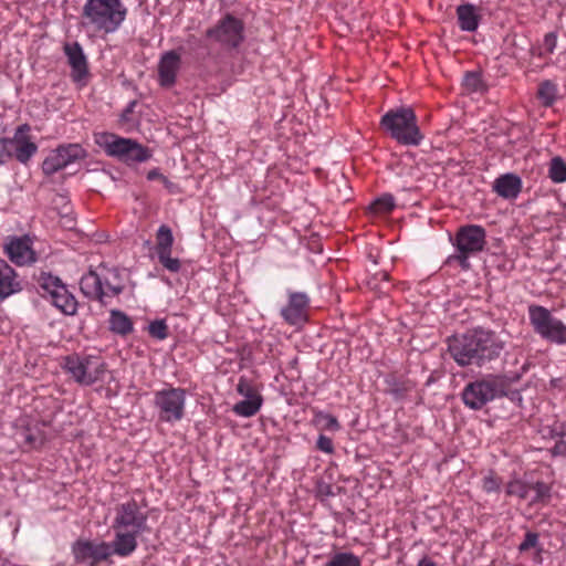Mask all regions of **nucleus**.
Masks as SVG:
<instances>
[{
	"instance_id": "nucleus-50",
	"label": "nucleus",
	"mask_w": 566,
	"mask_h": 566,
	"mask_svg": "<svg viewBox=\"0 0 566 566\" xmlns=\"http://www.w3.org/2000/svg\"><path fill=\"white\" fill-rule=\"evenodd\" d=\"M126 119V114L122 115V120Z\"/></svg>"
},
{
	"instance_id": "nucleus-12",
	"label": "nucleus",
	"mask_w": 566,
	"mask_h": 566,
	"mask_svg": "<svg viewBox=\"0 0 566 566\" xmlns=\"http://www.w3.org/2000/svg\"><path fill=\"white\" fill-rule=\"evenodd\" d=\"M113 530L144 532L147 524V515L140 510L135 500L116 505L114 510Z\"/></svg>"
},
{
	"instance_id": "nucleus-44",
	"label": "nucleus",
	"mask_w": 566,
	"mask_h": 566,
	"mask_svg": "<svg viewBox=\"0 0 566 566\" xmlns=\"http://www.w3.org/2000/svg\"><path fill=\"white\" fill-rule=\"evenodd\" d=\"M500 489L499 479L492 474L483 479V490L488 493L496 492Z\"/></svg>"
},
{
	"instance_id": "nucleus-37",
	"label": "nucleus",
	"mask_w": 566,
	"mask_h": 566,
	"mask_svg": "<svg viewBox=\"0 0 566 566\" xmlns=\"http://www.w3.org/2000/svg\"><path fill=\"white\" fill-rule=\"evenodd\" d=\"M530 484L521 480H514L507 484L506 493L526 500L530 496Z\"/></svg>"
},
{
	"instance_id": "nucleus-13",
	"label": "nucleus",
	"mask_w": 566,
	"mask_h": 566,
	"mask_svg": "<svg viewBox=\"0 0 566 566\" xmlns=\"http://www.w3.org/2000/svg\"><path fill=\"white\" fill-rule=\"evenodd\" d=\"M72 553L75 562L83 566H96L113 554L109 543L87 539L76 541L72 546Z\"/></svg>"
},
{
	"instance_id": "nucleus-25",
	"label": "nucleus",
	"mask_w": 566,
	"mask_h": 566,
	"mask_svg": "<svg viewBox=\"0 0 566 566\" xmlns=\"http://www.w3.org/2000/svg\"><path fill=\"white\" fill-rule=\"evenodd\" d=\"M80 289L86 297L97 300L103 304L102 269L99 272L90 270L85 273L81 277Z\"/></svg>"
},
{
	"instance_id": "nucleus-5",
	"label": "nucleus",
	"mask_w": 566,
	"mask_h": 566,
	"mask_svg": "<svg viewBox=\"0 0 566 566\" xmlns=\"http://www.w3.org/2000/svg\"><path fill=\"white\" fill-rule=\"evenodd\" d=\"M63 369L82 386L102 381L106 374V363L98 355L72 354L63 359Z\"/></svg>"
},
{
	"instance_id": "nucleus-15",
	"label": "nucleus",
	"mask_w": 566,
	"mask_h": 566,
	"mask_svg": "<svg viewBox=\"0 0 566 566\" xmlns=\"http://www.w3.org/2000/svg\"><path fill=\"white\" fill-rule=\"evenodd\" d=\"M174 242L171 229L167 224H161L156 232L155 252L164 269L171 273H178L181 269V261L171 255Z\"/></svg>"
},
{
	"instance_id": "nucleus-4",
	"label": "nucleus",
	"mask_w": 566,
	"mask_h": 566,
	"mask_svg": "<svg viewBox=\"0 0 566 566\" xmlns=\"http://www.w3.org/2000/svg\"><path fill=\"white\" fill-rule=\"evenodd\" d=\"M95 142L107 156L129 166L145 163L151 157L150 150L137 140L114 133H98L95 135Z\"/></svg>"
},
{
	"instance_id": "nucleus-11",
	"label": "nucleus",
	"mask_w": 566,
	"mask_h": 566,
	"mask_svg": "<svg viewBox=\"0 0 566 566\" xmlns=\"http://www.w3.org/2000/svg\"><path fill=\"white\" fill-rule=\"evenodd\" d=\"M243 31V22L227 14L213 28L208 29L206 35L223 46L237 48L244 39Z\"/></svg>"
},
{
	"instance_id": "nucleus-22",
	"label": "nucleus",
	"mask_w": 566,
	"mask_h": 566,
	"mask_svg": "<svg viewBox=\"0 0 566 566\" xmlns=\"http://www.w3.org/2000/svg\"><path fill=\"white\" fill-rule=\"evenodd\" d=\"M449 352L452 358L460 366L474 364L470 343V333L451 338L449 340Z\"/></svg>"
},
{
	"instance_id": "nucleus-26",
	"label": "nucleus",
	"mask_w": 566,
	"mask_h": 566,
	"mask_svg": "<svg viewBox=\"0 0 566 566\" xmlns=\"http://www.w3.org/2000/svg\"><path fill=\"white\" fill-rule=\"evenodd\" d=\"M102 281L103 304H106V298L114 297L124 290V284L117 270L102 268Z\"/></svg>"
},
{
	"instance_id": "nucleus-42",
	"label": "nucleus",
	"mask_w": 566,
	"mask_h": 566,
	"mask_svg": "<svg viewBox=\"0 0 566 566\" xmlns=\"http://www.w3.org/2000/svg\"><path fill=\"white\" fill-rule=\"evenodd\" d=\"M316 447L318 450L327 454H332L334 452V444L332 439L324 434L318 436Z\"/></svg>"
},
{
	"instance_id": "nucleus-9",
	"label": "nucleus",
	"mask_w": 566,
	"mask_h": 566,
	"mask_svg": "<svg viewBox=\"0 0 566 566\" xmlns=\"http://www.w3.org/2000/svg\"><path fill=\"white\" fill-rule=\"evenodd\" d=\"M39 286L43 292L42 296L49 300L61 313L70 316L76 314V298L57 276L46 273L41 274Z\"/></svg>"
},
{
	"instance_id": "nucleus-35",
	"label": "nucleus",
	"mask_w": 566,
	"mask_h": 566,
	"mask_svg": "<svg viewBox=\"0 0 566 566\" xmlns=\"http://www.w3.org/2000/svg\"><path fill=\"white\" fill-rule=\"evenodd\" d=\"M530 501L531 503L544 502L549 497L551 489L544 482H536L530 484Z\"/></svg>"
},
{
	"instance_id": "nucleus-2",
	"label": "nucleus",
	"mask_w": 566,
	"mask_h": 566,
	"mask_svg": "<svg viewBox=\"0 0 566 566\" xmlns=\"http://www.w3.org/2000/svg\"><path fill=\"white\" fill-rule=\"evenodd\" d=\"M520 377L521 374L513 376L486 375L481 379L471 381L461 394L463 403L472 410H479L488 402L506 395L509 385L517 381Z\"/></svg>"
},
{
	"instance_id": "nucleus-3",
	"label": "nucleus",
	"mask_w": 566,
	"mask_h": 566,
	"mask_svg": "<svg viewBox=\"0 0 566 566\" xmlns=\"http://www.w3.org/2000/svg\"><path fill=\"white\" fill-rule=\"evenodd\" d=\"M380 125L391 138L405 146H418L423 135L417 124V116L410 107H398L381 116Z\"/></svg>"
},
{
	"instance_id": "nucleus-14",
	"label": "nucleus",
	"mask_w": 566,
	"mask_h": 566,
	"mask_svg": "<svg viewBox=\"0 0 566 566\" xmlns=\"http://www.w3.org/2000/svg\"><path fill=\"white\" fill-rule=\"evenodd\" d=\"M85 157V150L78 144H69L51 151L42 163V170L51 176L66 166Z\"/></svg>"
},
{
	"instance_id": "nucleus-21",
	"label": "nucleus",
	"mask_w": 566,
	"mask_h": 566,
	"mask_svg": "<svg viewBox=\"0 0 566 566\" xmlns=\"http://www.w3.org/2000/svg\"><path fill=\"white\" fill-rule=\"evenodd\" d=\"M492 188L503 199H516L522 190V179L515 174L507 172L497 177Z\"/></svg>"
},
{
	"instance_id": "nucleus-47",
	"label": "nucleus",
	"mask_w": 566,
	"mask_h": 566,
	"mask_svg": "<svg viewBox=\"0 0 566 566\" xmlns=\"http://www.w3.org/2000/svg\"><path fill=\"white\" fill-rule=\"evenodd\" d=\"M163 177L164 175L158 169H153L147 174L148 180H161Z\"/></svg>"
},
{
	"instance_id": "nucleus-16",
	"label": "nucleus",
	"mask_w": 566,
	"mask_h": 566,
	"mask_svg": "<svg viewBox=\"0 0 566 566\" xmlns=\"http://www.w3.org/2000/svg\"><path fill=\"white\" fill-rule=\"evenodd\" d=\"M289 302L282 307L281 316L290 325H298L307 321L310 297L304 292H287Z\"/></svg>"
},
{
	"instance_id": "nucleus-23",
	"label": "nucleus",
	"mask_w": 566,
	"mask_h": 566,
	"mask_svg": "<svg viewBox=\"0 0 566 566\" xmlns=\"http://www.w3.org/2000/svg\"><path fill=\"white\" fill-rule=\"evenodd\" d=\"M115 538L111 544L113 554L122 557L129 556L137 547V536L142 532L114 530Z\"/></svg>"
},
{
	"instance_id": "nucleus-28",
	"label": "nucleus",
	"mask_w": 566,
	"mask_h": 566,
	"mask_svg": "<svg viewBox=\"0 0 566 566\" xmlns=\"http://www.w3.org/2000/svg\"><path fill=\"white\" fill-rule=\"evenodd\" d=\"M109 331L125 336L133 332V322L132 319L119 310H112L109 313Z\"/></svg>"
},
{
	"instance_id": "nucleus-24",
	"label": "nucleus",
	"mask_w": 566,
	"mask_h": 566,
	"mask_svg": "<svg viewBox=\"0 0 566 566\" xmlns=\"http://www.w3.org/2000/svg\"><path fill=\"white\" fill-rule=\"evenodd\" d=\"M21 291V284L15 271L0 259V301L6 300L14 293Z\"/></svg>"
},
{
	"instance_id": "nucleus-32",
	"label": "nucleus",
	"mask_w": 566,
	"mask_h": 566,
	"mask_svg": "<svg viewBox=\"0 0 566 566\" xmlns=\"http://www.w3.org/2000/svg\"><path fill=\"white\" fill-rule=\"evenodd\" d=\"M557 85L552 81H544L539 84L537 96L544 106H552L557 97Z\"/></svg>"
},
{
	"instance_id": "nucleus-27",
	"label": "nucleus",
	"mask_w": 566,
	"mask_h": 566,
	"mask_svg": "<svg viewBox=\"0 0 566 566\" xmlns=\"http://www.w3.org/2000/svg\"><path fill=\"white\" fill-rule=\"evenodd\" d=\"M459 27L467 32H473L479 27V15L472 4H462L457 9Z\"/></svg>"
},
{
	"instance_id": "nucleus-33",
	"label": "nucleus",
	"mask_w": 566,
	"mask_h": 566,
	"mask_svg": "<svg viewBox=\"0 0 566 566\" xmlns=\"http://www.w3.org/2000/svg\"><path fill=\"white\" fill-rule=\"evenodd\" d=\"M237 392L244 399L263 398L252 381L245 377H240L237 385Z\"/></svg>"
},
{
	"instance_id": "nucleus-45",
	"label": "nucleus",
	"mask_w": 566,
	"mask_h": 566,
	"mask_svg": "<svg viewBox=\"0 0 566 566\" xmlns=\"http://www.w3.org/2000/svg\"><path fill=\"white\" fill-rule=\"evenodd\" d=\"M556 44H557V36L555 33H547L544 38V48L546 50L547 53H553L554 50L556 49Z\"/></svg>"
},
{
	"instance_id": "nucleus-29",
	"label": "nucleus",
	"mask_w": 566,
	"mask_h": 566,
	"mask_svg": "<svg viewBox=\"0 0 566 566\" xmlns=\"http://www.w3.org/2000/svg\"><path fill=\"white\" fill-rule=\"evenodd\" d=\"M262 405L263 398L243 399L232 407V411L239 417L250 418L260 411Z\"/></svg>"
},
{
	"instance_id": "nucleus-1",
	"label": "nucleus",
	"mask_w": 566,
	"mask_h": 566,
	"mask_svg": "<svg viewBox=\"0 0 566 566\" xmlns=\"http://www.w3.org/2000/svg\"><path fill=\"white\" fill-rule=\"evenodd\" d=\"M127 14L120 0H86L82 10V23L96 32L114 33Z\"/></svg>"
},
{
	"instance_id": "nucleus-31",
	"label": "nucleus",
	"mask_w": 566,
	"mask_h": 566,
	"mask_svg": "<svg viewBox=\"0 0 566 566\" xmlns=\"http://www.w3.org/2000/svg\"><path fill=\"white\" fill-rule=\"evenodd\" d=\"M548 177L555 184L566 181V163L562 157L556 156L548 164Z\"/></svg>"
},
{
	"instance_id": "nucleus-36",
	"label": "nucleus",
	"mask_w": 566,
	"mask_h": 566,
	"mask_svg": "<svg viewBox=\"0 0 566 566\" xmlns=\"http://www.w3.org/2000/svg\"><path fill=\"white\" fill-rule=\"evenodd\" d=\"M388 384V392L394 396L396 399H401L411 389V384L409 381H399L398 379L391 377L387 380Z\"/></svg>"
},
{
	"instance_id": "nucleus-43",
	"label": "nucleus",
	"mask_w": 566,
	"mask_h": 566,
	"mask_svg": "<svg viewBox=\"0 0 566 566\" xmlns=\"http://www.w3.org/2000/svg\"><path fill=\"white\" fill-rule=\"evenodd\" d=\"M11 156L10 138L0 139V164H4Z\"/></svg>"
},
{
	"instance_id": "nucleus-34",
	"label": "nucleus",
	"mask_w": 566,
	"mask_h": 566,
	"mask_svg": "<svg viewBox=\"0 0 566 566\" xmlns=\"http://www.w3.org/2000/svg\"><path fill=\"white\" fill-rule=\"evenodd\" d=\"M396 206L395 198L389 195H382L381 197L375 199L370 203V210L375 213H388L390 212Z\"/></svg>"
},
{
	"instance_id": "nucleus-30",
	"label": "nucleus",
	"mask_w": 566,
	"mask_h": 566,
	"mask_svg": "<svg viewBox=\"0 0 566 566\" xmlns=\"http://www.w3.org/2000/svg\"><path fill=\"white\" fill-rule=\"evenodd\" d=\"M323 566H361V559L352 552H337Z\"/></svg>"
},
{
	"instance_id": "nucleus-17",
	"label": "nucleus",
	"mask_w": 566,
	"mask_h": 566,
	"mask_svg": "<svg viewBox=\"0 0 566 566\" xmlns=\"http://www.w3.org/2000/svg\"><path fill=\"white\" fill-rule=\"evenodd\" d=\"M29 129L28 125H21L15 129L13 137L10 138L11 156L21 164H27L38 151L36 144L27 134Z\"/></svg>"
},
{
	"instance_id": "nucleus-46",
	"label": "nucleus",
	"mask_w": 566,
	"mask_h": 566,
	"mask_svg": "<svg viewBox=\"0 0 566 566\" xmlns=\"http://www.w3.org/2000/svg\"><path fill=\"white\" fill-rule=\"evenodd\" d=\"M554 455H566V441L559 440L552 449Z\"/></svg>"
},
{
	"instance_id": "nucleus-38",
	"label": "nucleus",
	"mask_w": 566,
	"mask_h": 566,
	"mask_svg": "<svg viewBox=\"0 0 566 566\" xmlns=\"http://www.w3.org/2000/svg\"><path fill=\"white\" fill-rule=\"evenodd\" d=\"M315 419L323 429L332 431H338L340 429L338 420L331 413L319 411L316 413Z\"/></svg>"
},
{
	"instance_id": "nucleus-39",
	"label": "nucleus",
	"mask_w": 566,
	"mask_h": 566,
	"mask_svg": "<svg viewBox=\"0 0 566 566\" xmlns=\"http://www.w3.org/2000/svg\"><path fill=\"white\" fill-rule=\"evenodd\" d=\"M148 333L151 337L163 340L168 336V326L164 319H156L148 325Z\"/></svg>"
},
{
	"instance_id": "nucleus-7",
	"label": "nucleus",
	"mask_w": 566,
	"mask_h": 566,
	"mask_svg": "<svg viewBox=\"0 0 566 566\" xmlns=\"http://www.w3.org/2000/svg\"><path fill=\"white\" fill-rule=\"evenodd\" d=\"M187 391L181 387L167 385L154 392V407L161 422L176 423L186 413Z\"/></svg>"
},
{
	"instance_id": "nucleus-6",
	"label": "nucleus",
	"mask_w": 566,
	"mask_h": 566,
	"mask_svg": "<svg viewBox=\"0 0 566 566\" xmlns=\"http://www.w3.org/2000/svg\"><path fill=\"white\" fill-rule=\"evenodd\" d=\"M486 244V232L478 224L461 227L454 238L457 252L448 258V263L457 262L461 269L469 270V258L481 252Z\"/></svg>"
},
{
	"instance_id": "nucleus-49",
	"label": "nucleus",
	"mask_w": 566,
	"mask_h": 566,
	"mask_svg": "<svg viewBox=\"0 0 566 566\" xmlns=\"http://www.w3.org/2000/svg\"><path fill=\"white\" fill-rule=\"evenodd\" d=\"M160 181H161V182L165 185V187H166V188H168V189H170V188L172 187V182H171V181H169V180H168V178H167V177H165V176L163 177V179H161Z\"/></svg>"
},
{
	"instance_id": "nucleus-48",
	"label": "nucleus",
	"mask_w": 566,
	"mask_h": 566,
	"mask_svg": "<svg viewBox=\"0 0 566 566\" xmlns=\"http://www.w3.org/2000/svg\"><path fill=\"white\" fill-rule=\"evenodd\" d=\"M417 566H438L431 558L424 556L422 557Z\"/></svg>"
},
{
	"instance_id": "nucleus-18",
	"label": "nucleus",
	"mask_w": 566,
	"mask_h": 566,
	"mask_svg": "<svg viewBox=\"0 0 566 566\" xmlns=\"http://www.w3.org/2000/svg\"><path fill=\"white\" fill-rule=\"evenodd\" d=\"M4 252L14 264L20 266L31 264L36 260L28 237L10 238L4 245Z\"/></svg>"
},
{
	"instance_id": "nucleus-19",
	"label": "nucleus",
	"mask_w": 566,
	"mask_h": 566,
	"mask_svg": "<svg viewBox=\"0 0 566 566\" xmlns=\"http://www.w3.org/2000/svg\"><path fill=\"white\" fill-rule=\"evenodd\" d=\"M181 67V56L175 51L165 52L158 62V82L163 87H171L175 85L177 75Z\"/></svg>"
},
{
	"instance_id": "nucleus-40",
	"label": "nucleus",
	"mask_w": 566,
	"mask_h": 566,
	"mask_svg": "<svg viewBox=\"0 0 566 566\" xmlns=\"http://www.w3.org/2000/svg\"><path fill=\"white\" fill-rule=\"evenodd\" d=\"M463 85L470 92H481L483 90L481 75L475 72H469L464 75Z\"/></svg>"
},
{
	"instance_id": "nucleus-8",
	"label": "nucleus",
	"mask_w": 566,
	"mask_h": 566,
	"mask_svg": "<svg viewBox=\"0 0 566 566\" xmlns=\"http://www.w3.org/2000/svg\"><path fill=\"white\" fill-rule=\"evenodd\" d=\"M528 318L534 332L543 339L556 345H566V324L555 317L548 308L532 304L528 306Z\"/></svg>"
},
{
	"instance_id": "nucleus-20",
	"label": "nucleus",
	"mask_w": 566,
	"mask_h": 566,
	"mask_svg": "<svg viewBox=\"0 0 566 566\" xmlns=\"http://www.w3.org/2000/svg\"><path fill=\"white\" fill-rule=\"evenodd\" d=\"M63 50L71 66L73 81L82 83L88 74V66L81 44L78 42L65 43Z\"/></svg>"
},
{
	"instance_id": "nucleus-10",
	"label": "nucleus",
	"mask_w": 566,
	"mask_h": 566,
	"mask_svg": "<svg viewBox=\"0 0 566 566\" xmlns=\"http://www.w3.org/2000/svg\"><path fill=\"white\" fill-rule=\"evenodd\" d=\"M470 343L473 361L479 366L496 358L503 349V343L497 336L483 329L470 332Z\"/></svg>"
},
{
	"instance_id": "nucleus-41",
	"label": "nucleus",
	"mask_w": 566,
	"mask_h": 566,
	"mask_svg": "<svg viewBox=\"0 0 566 566\" xmlns=\"http://www.w3.org/2000/svg\"><path fill=\"white\" fill-rule=\"evenodd\" d=\"M538 545V534L534 532H527L524 536L523 542L520 544V552H526L531 548H535Z\"/></svg>"
}]
</instances>
